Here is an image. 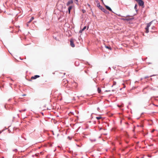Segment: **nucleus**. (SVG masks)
<instances>
[{
	"label": "nucleus",
	"mask_w": 158,
	"mask_h": 158,
	"mask_svg": "<svg viewBox=\"0 0 158 158\" xmlns=\"http://www.w3.org/2000/svg\"><path fill=\"white\" fill-rule=\"evenodd\" d=\"M139 143V142H137V143Z\"/></svg>",
	"instance_id": "nucleus-52"
},
{
	"label": "nucleus",
	"mask_w": 158,
	"mask_h": 158,
	"mask_svg": "<svg viewBox=\"0 0 158 158\" xmlns=\"http://www.w3.org/2000/svg\"><path fill=\"white\" fill-rule=\"evenodd\" d=\"M105 48H107L110 50H111V49H112V48L110 46H107L106 45H105Z\"/></svg>",
	"instance_id": "nucleus-14"
},
{
	"label": "nucleus",
	"mask_w": 158,
	"mask_h": 158,
	"mask_svg": "<svg viewBox=\"0 0 158 158\" xmlns=\"http://www.w3.org/2000/svg\"><path fill=\"white\" fill-rule=\"evenodd\" d=\"M34 19V17H31V18H30L29 21L28 22V23H29L30 22H31Z\"/></svg>",
	"instance_id": "nucleus-12"
},
{
	"label": "nucleus",
	"mask_w": 158,
	"mask_h": 158,
	"mask_svg": "<svg viewBox=\"0 0 158 158\" xmlns=\"http://www.w3.org/2000/svg\"><path fill=\"white\" fill-rule=\"evenodd\" d=\"M118 16H121V15L119 14V15H118Z\"/></svg>",
	"instance_id": "nucleus-43"
},
{
	"label": "nucleus",
	"mask_w": 158,
	"mask_h": 158,
	"mask_svg": "<svg viewBox=\"0 0 158 158\" xmlns=\"http://www.w3.org/2000/svg\"><path fill=\"white\" fill-rule=\"evenodd\" d=\"M47 110H49V109H48V108H47Z\"/></svg>",
	"instance_id": "nucleus-50"
},
{
	"label": "nucleus",
	"mask_w": 158,
	"mask_h": 158,
	"mask_svg": "<svg viewBox=\"0 0 158 158\" xmlns=\"http://www.w3.org/2000/svg\"><path fill=\"white\" fill-rule=\"evenodd\" d=\"M53 37L56 40H57V41L59 40L56 37L53 36Z\"/></svg>",
	"instance_id": "nucleus-19"
},
{
	"label": "nucleus",
	"mask_w": 158,
	"mask_h": 158,
	"mask_svg": "<svg viewBox=\"0 0 158 158\" xmlns=\"http://www.w3.org/2000/svg\"><path fill=\"white\" fill-rule=\"evenodd\" d=\"M73 0H70L67 3H66V6H69L70 4H71L73 3Z\"/></svg>",
	"instance_id": "nucleus-6"
},
{
	"label": "nucleus",
	"mask_w": 158,
	"mask_h": 158,
	"mask_svg": "<svg viewBox=\"0 0 158 158\" xmlns=\"http://www.w3.org/2000/svg\"><path fill=\"white\" fill-rule=\"evenodd\" d=\"M10 99H9V100H9V101H10Z\"/></svg>",
	"instance_id": "nucleus-48"
},
{
	"label": "nucleus",
	"mask_w": 158,
	"mask_h": 158,
	"mask_svg": "<svg viewBox=\"0 0 158 158\" xmlns=\"http://www.w3.org/2000/svg\"><path fill=\"white\" fill-rule=\"evenodd\" d=\"M155 106H158L157 105H155Z\"/></svg>",
	"instance_id": "nucleus-39"
},
{
	"label": "nucleus",
	"mask_w": 158,
	"mask_h": 158,
	"mask_svg": "<svg viewBox=\"0 0 158 158\" xmlns=\"http://www.w3.org/2000/svg\"><path fill=\"white\" fill-rule=\"evenodd\" d=\"M112 91H114V90H112Z\"/></svg>",
	"instance_id": "nucleus-45"
},
{
	"label": "nucleus",
	"mask_w": 158,
	"mask_h": 158,
	"mask_svg": "<svg viewBox=\"0 0 158 158\" xmlns=\"http://www.w3.org/2000/svg\"><path fill=\"white\" fill-rule=\"evenodd\" d=\"M113 68L114 69L115 68V67H113Z\"/></svg>",
	"instance_id": "nucleus-46"
},
{
	"label": "nucleus",
	"mask_w": 158,
	"mask_h": 158,
	"mask_svg": "<svg viewBox=\"0 0 158 158\" xmlns=\"http://www.w3.org/2000/svg\"><path fill=\"white\" fill-rule=\"evenodd\" d=\"M64 85V86L65 87H67V85L66 84V83L65 84V85Z\"/></svg>",
	"instance_id": "nucleus-30"
},
{
	"label": "nucleus",
	"mask_w": 158,
	"mask_h": 158,
	"mask_svg": "<svg viewBox=\"0 0 158 158\" xmlns=\"http://www.w3.org/2000/svg\"><path fill=\"white\" fill-rule=\"evenodd\" d=\"M73 8V6H69L68 8V13L69 14H70L71 10Z\"/></svg>",
	"instance_id": "nucleus-11"
},
{
	"label": "nucleus",
	"mask_w": 158,
	"mask_h": 158,
	"mask_svg": "<svg viewBox=\"0 0 158 158\" xmlns=\"http://www.w3.org/2000/svg\"><path fill=\"white\" fill-rule=\"evenodd\" d=\"M86 28H87V27L86 26L84 27L82 29V30L84 31L85 29Z\"/></svg>",
	"instance_id": "nucleus-21"
},
{
	"label": "nucleus",
	"mask_w": 158,
	"mask_h": 158,
	"mask_svg": "<svg viewBox=\"0 0 158 158\" xmlns=\"http://www.w3.org/2000/svg\"><path fill=\"white\" fill-rule=\"evenodd\" d=\"M79 65V63H78V64H77V66H78Z\"/></svg>",
	"instance_id": "nucleus-47"
},
{
	"label": "nucleus",
	"mask_w": 158,
	"mask_h": 158,
	"mask_svg": "<svg viewBox=\"0 0 158 158\" xmlns=\"http://www.w3.org/2000/svg\"><path fill=\"white\" fill-rule=\"evenodd\" d=\"M155 27L154 26H153L152 27V29L153 30H155Z\"/></svg>",
	"instance_id": "nucleus-22"
},
{
	"label": "nucleus",
	"mask_w": 158,
	"mask_h": 158,
	"mask_svg": "<svg viewBox=\"0 0 158 158\" xmlns=\"http://www.w3.org/2000/svg\"><path fill=\"white\" fill-rule=\"evenodd\" d=\"M138 2L139 6H143L144 5V2L142 0H136Z\"/></svg>",
	"instance_id": "nucleus-2"
},
{
	"label": "nucleus",
	"mask_w": 158,
	"mask_h": 158,
	"mask_svg": "<svg viewBox=\"0 0 158 158\" xmlns=\"http://www.w3.org/2000/svg\"><path fill=\"white\" fill-rule=\"evenodd\" d=\"M110 90H106L105 91V92H110Z\"/></svg>",
	"instance_id": "nucleus-27"
},
{
	"label": "nucleus",
	"mask_w": 158,
	"mask_h": 158,
	"mask_svg": "<svg viewBox=\"0 0 158 158\" xmlns=\"http://www.w3.org/2000/svg\"><path fill=\"white\" fill-rule=\"evenodd\" d=\"M101 10L106 14H109V11L107 10L106 9L104 8L103 7V8H102Z\"/></svg>",
	"instance_id": "nucleus-4"
},
{
	"label": "nucleus",
	"mask_w": 158,
	"mask_h": 158,
	"mask_svg": "<svg viewBox=\"0 0 158 158\" xmlns=\"http://www.w3.org/2000/svg\"><path fill=\"white\" fill-rule=\"evenodd\" d=\"M134 19V18H124V19H122L124 21H129L130 20H133Z\"/></svg>",
	"instance_id": "nucleus-3"
},
{
	"label": "nucleus",
	"mask_w": 158,
	"mask_h": 158,
	"mask_svg": "<svg viewBox=\"0 0 158 158\" xmlns=\"http://www.w3.org/2000/svg\"><path fill=\"white\" fill-rule=\"evenodd\" d=\"M66 81H67V82H68V81H67V80H66Z\"/></svg>",
	"instance_id": "nucleus-51"
},
{
	"label": "nucleus",
	"mask_w": 158,
	"mask_h": 158,
	"mask_svg": "<svg viewBox=\"0 0 158 158\" xmlns=\"http://www.w3.org/2000/svg\"><path fill=\"white\" fill-rule=\"evenodd\" d=\"M149 77V76H145V78H148Z\"/></svg>",
	"instance_id": "nucleus-28"
},
{
	"label": "nucleus",
	"mask_w": 158,
	"mask_h": 158,
	"mask_svg": "<svg viewBox=\"0 0 158 158\" xmlns=\"http://www.w3.org/2000/svg\"><path fill=\"white\" fill-rule=\"evenodd\" d=\"M95 2L97 3L98 2H99L98 0H95Z\"/></svg>",
	"instance_id": "nucleus-25"
},
{
	"label": "nucleus",
	"mask_w": 158,
	"mask_h": 158,
	"mask_svg": "<svg viewBox=\"0 0 158 158\" xmlns=\"http://www.w3.org/2000/svg\"><path fill=\"white\" fill-rule=\"evenodd\" d=\"M106 8L108 10H109L112 12H113L111 9V8L109 6H107V5H105L104 4Z\"/></svg>",
	"instance_id": "nucleus-7"
},
{
	"label": "nucleus",
	"mask_w": 158,
	"mask_h": 158,
	"mask_svg": "<svg viewBox=\"0 0 158 158\" xmlns=\"http://www.w3.org/2000/svg\"><path fill=\"white\" fill-rule=\"evenodd\" d=\"M82 12L83 13H85V10H82Z\"/></svg>",
	"instance_id": "nucleus-26"
},
{
	"label": "nucleus",
	"mask_w": 158,
	"mask_h": 158,
	"mask_svg": "<svg viewBox=\"0 0 158 158\" xmlns=\"http://www.w3.org/2000/svg\"><path fill=\"white\" fill-rule=\"evenodd\" d=\"M23 96H26V94H24L23 95Z\"/></svg>",
	"instance_id": "nucleus-38"
},
{
	"label": "nucleus",
	"mask_w": 158,
	"mask_h": 158,
	"mask_svg": "<svg viewBox=\"0 0 158 158\" xmlns=\"http://www.w3.org/2000/svg\"><path fill=\"white\" fill-rule=\"evenodd\" d=\"M98 92L99 94H100L101 92V89L100 88L98 87L97 89Z\"/></svg>",
	"instance_id": "nucleus-13"
},
{
	"label": "nucleus",
	"mask_w": 158,
	"mask_h": 158,
	"mask_svg": "<svg viewBox=\"0 0 158 158\" xmlns=\"http://www.w3.org/2000/svg\"><path fill=\"white\" fill-rule=\"evenodd\" d=\"M137 5L136 4H135L134 7V9L135 10L136 12H137L138 11V10L137 9Z\"/></svg>",
	"instance_id": "nucleus-15"
},
{
	"label": "nucleus",
	"mask_w": 158,
	"mask_h": 158,
	"mask_svg": "<svg viewBox=\"0 0 158 158\" xmlns=\"http://www.w3.org/2000/svg\"><path fill=\"white\" fill-rule=\"evenodd\" d=\"M68 138L69 139V140H71L72 139V137L70 136H68Z\"/></svg>",
	"instance_id": "nucleus-23"
},
{
	"label": "nucleus",
	"mask_w": 158,
	"mask_h": 158,
	"mask_svg": "<svg viewBox=\"0 0 158 158\" xmlns=\"http://www.w3.org/2000/svg\"><path fill=\"white\" fill-rule=\"evenodd\" d=\"M41 114L43 116L44 115V113L43 112H41Z\"/></svg>",
	"instance_id": "nucleus-33"
},
{
	"label": "nucleus",
	"mask_w": 158,
	"mask_h": 158,
	"mask_svg": "<svg viewBox=\"0 0 158 158\" xmlns=\"http://www.w3.org/2000/svg\"><path fill=\"white\" fill-rule=\"evenodd\" d=\"M70 45L72 47H74L75 46L73 42V40L71 39L70 40Z\"/></svg>",
	"instance_id": "nucleus-10"
},
{
	"label": "nucleus",
	"mask_w": 158,
	"mask_h": 158,
	"mask_svg": "<svg viewBox=\"0 0 158 158\" xmlns=\"http://www.w3.org/2000/svg\"><path fill=\"white\" fill-rule=\"evenodd\" d=\"M109 69H110V67H109Z\"/></svg>",
	"instance_id": "nucleus-49"
},
{
	"label": "nucleus",
	"mask_w": 158,
	"mask_h": 158,
	"mask_svg": "<svg viewBox=\"0 0 158 158\" xmlns=\"http://www.w3.org/2000/svg\"><path fill=\"white\" fill-rule=\"evenodd\" d=\"M101 0L102 1V2L104 4L103 2V0Z\"/></svg>",
	"instance_id": "nucleus-34"
},
{
	"label": "nucleus",
	"mask_w": 158,
	"mask_h": 158,
	"mask_svg": "<svg viewBox=\"0 0 158 158\" xmlns=\"http://www.w3.org/2000/svg\"><path fill=\"white\" fill-rule=\"evenodd\" d=\"M102 118V117L101 116H99V117H96V118L98 119V120H99L101 118Z\"/></svg>",
	"instance_id": "nucleus-18"
},
{
	"label": "nucleus",
	"mask_w": 158,
	"mask_h": 158,
	"mask_svg": "<svg viewBox=\"0 0 158 158\" xmlns=\"http://www.w3.org/2000/svg\"><path fill=\"white\" fill-rule=\"evenodd\" d=\"M40 76L38 75H35L34 76H32L31 77V79H35L37 78L40 77Z\"/></svg>",
	"instance_id": "nucleus-8"
},
{
	"label": "nucleus",
	"mask_w": 158,
	"mask_h": 158,
	"mask_svg": "<svg viewBox=\"0 0 158 158\" xmlns=\"http://www.w3.org/2000/svg\"><path fill=\"white\" fill-rule=\"evenodd\" d=\"M90 140L91 141V142H93L95 141L96 140V139H90Z\"/></svg>",
	"instance_id": "nucleus-20"
},
{
	"label": "nucleus",
	"mask_w": 158,
	"mask_h": 158,
	"mask_svg": "<svg viewBox=\"0 0 158 158\" xmlns=\"http://www.w3.org/2000/svg\"><path fill=\"white\" fill-rule=\"evenodd\" d=\"M153 76V75H151V76H150V77H152V76Z\"/></svg>",
	"instance_id": "nucleus-44"
},
{
	"label": "nucleus",
	"mask_w": 158,
	"mask_h": 158,
	"mask_svg": "<svg viewBox=\"0 0 158 158\" xmlns=\"http://www.w3.org/2000/svg\"><path fill=\"white\" fill-rule=\"evenodd\" d=\"M19 59H20V60H23L20 57H19Z\"/></svg>",
	"instance_id": "nucleus-35"
},
{
	"label": "nucleus",
	"mask_w": 158,
	"mask_h": 158,
	"mask_svg": "<svg viewBox=\"0 0 158 158\" xmlns=\"http://www.w3.org/2000/svg\"><path fill=\"white\" fill-rule=\"evenodd\" d=\"M72 88L71 87H67V89H66V92H67V93H69V90H72Z\"/></svg>",
	"instance_id": "nucleus-5"
},
{
	"label": "nucleus",
	"mask_w": 158,
	"mask_h": 158,
	"mask_svg": "<svg viewBox=\"0 0 158 158\" xmlns=\"http://www.w3.org/2000/svg\"><path fill=\"white\" fill-rule=\"evenodd\" d=\"M153 21H152L147 24V27L145 28L146 32V33H148L149 32V27H150Z\"/></svg>",
	"instance_id": "nucleus-1"
},
{
	"label": "nucleus",
	"mask_w": 158,
	"mask_h": 158,
	"mask_svg": "<svg viewBox=\"0 0 158 158\" xmlns=\"http://www.w3.org/2000/svg\"><path fill=\"white\" fill-rule=\"evenodd\" d=\"M126 143H128V141H126Z\"/></svg>",
	"instance_id": "nucleus-36"
},
{
	"label": "nucleus",
	"mask_w": 158,
	"mask_h": 158,
	"mask_svg": "<svg viewBox=\"0 0 158 158\" xmlns=\"http://www.w3.org/2000/svg\"><path fill=\"white\" fill-rule=\"evenodd\" d=\"M13 151H17V149H15V150H13Z\"/></svg>",
	"instance_id": "nucleus-32"
},
{
	"label": "nucleus",
	"mask_w": 158,
	"mask_h": 158,
	"mask_svg": "<svg viewBox=\"0 0 158 158\" xmlns=\"http://www.w3.org/2000/svg\"><path fill=\"white\" fill-rule=\"evenodd\" d=\"M127 16H130V15H127L126 17H127Z\"/></svg>",
	"instance_id": "nucleus-40"
},
{
	"label": "nucleus",
	"mask_w": 158,
	"mask_h": 158,
	"mask_svg": "<svg viewBox=\"0 0 158 158\" xmlns=\"http://www.w3.org/2000/svg\"><path fill=\"white\" fill-rule=\"evenodd\" d=\"M153 105H154V106H155V104H153Z\"/></svg>",
	"instance_id": "nucleus-42"
},
{
	"label": "nucleus",
	"mask_w": 158,
	"mask_h": 158,
	"mask_svg": "<svg viewBox=\"0 0 158 158\" xmlns=\"http://www.w3.org/2000/svg\"><path fill=\"white\" fill-rule=\"evenodd\" d=\"M85 73H87V72H86V71H85Z\"/></svg>",
	"instance_id": "nucleus-41"
},
{
	"label": "nucleus",
	"mask_w": 158,
	"mask_h": 158,
	"mask_svg": "<svg viewBox=\"0 0 158 158\" xmlns=\"http://www.w3.org/2000/svg\"><path fill=\"white\" fill-rule=\"evenodd\" d=\"M88 28H89V26H88V27H87V30H88Z\"/></svg>",
	"instance_id": "nucleus-37"
},
{
	"label": "nucleus",
	"mask_w": 158,
	"mask_h": 158,
	"mask_svg": "<svg viewBox=\"0 0 158 158\" xmlns=\"http://www.w3.org/2000/svg\"><path fill=\"white\" fill-rule=\"evenodd\" d=\"M65 73H64V74L65 75Z\"/></svg>",
	"instance_id": "nucleus-53"
},
{
	"label": "nucleus",
	"mask_w": 158,
	"mask_h": 158,
	"mask_svg": "<svg viewBox=\"0 0 158 158\" xmlns=\"http://www.w3.org/2000/svg\"><path fill=\"white\" fill-rule=\"evenodd\" d=\"M97 6L100 10H102L103 7L100 5L99 2L97 3Z\"/></svg>",
	"instance_id": "nucleus-9"
},
{
	"label": "nucleus",
	"mask_w": 158,
	"mask_h": 158,
	"mask_svg": "<svg viewBox=\"0 0 158 158\" xmlns=\"http://www.w3.org/2000/svg\"><path fill=\"white\" fill-rule=\"evenodd\" d=\"M97 110H98V111H99V107H98V108H97Z\"/></svg>",
	"instance_id": "nucleus-31"
},
{
	"label": "nucleus",
	"mask_w": 158,
	"mask_h": 158,
	"mask_svg": "<svg viewBox=\"0 0 158 158\" xmlns=\"http://www.w3.org/2000/svg\"><path fill=\"white\" fill-rule=\"evenodd\" d=\"M74 2L77 5H78V0H74Z\"/></svg>",
	"instance_id": "nucleus-16"
},
{
	"label": "nucleus",
	"mask_w": 158,
	"mask_h": 158,
	"mask_svg": "<svg viewBox=\"0 0 158 158\" xmlns=\"http://www.w3.org/2000/svg\"><path fill=\"white\" fill-rule=\"evenodd\" d=\"M83 31V30H82V29L81 30H80V31H79V33H82Z\"/></svg>",
	"instance_id": "nucleus-24"
},
{
	"label": "nucleus",
	"mask_w": 158,
	"mask_h": 158,
	"mask_svg": "<svg viewBox=\"0 0 158 158\" xmlns=\"http://www.w3.org/2000/svg\"><path fill=\"white\" fill-rule=\"evenodd\" d=\"M26 109H23V110H19V111L20 112H21L23 111H26Z\"/></svg>",
	"instance_id": "nucleus-17"
},
{
	"label": "nucleus",
	"mask_w": 158,
	"mask_h": 158,
	"mask_svg": "<svg viewBox=\"0 0 158 158\" xmlns=\"http://www.w3.org/2000/svg\"><path fill=\"white\" fill-rule=\"evenodd\" d=\"M147 63L148 64H152V63L151 62H148Z\"/></svg>",
	"instance_id": "nucleus-29"
}]
</instances>
